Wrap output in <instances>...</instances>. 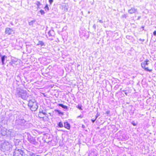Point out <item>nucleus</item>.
Returning a JSON list of instances; mask_svg holds the SVG:
<instances>
[{"label": "nucleus", "mask_w": 156, "mask_h": 156, "mask_svg": "<svg viewBox=\"0 0 156 156\" xmlns=\"http://www.w3.org/2000/svg\"><path fill=\"white\" fill-rule=\"evenodd\" d=\"M28 106L32 111H35L38 108L37 103L34 99L29 101Z\"/></svg>", "instance_id": "nucleus-3"}, {"label": "nucleus", "mask_w": 156, "mask_h": 156, "mask_svg": "<svg viewBox=\"0 0 156 156\" xmlns=\"http://www.w3.org/2000/svg\"><path fill=\"white\" fill-rule=\"evenodd\" d=\"M99 114H98V113H97L95 116V119H97V118L99 116Z\"/></svg>", "instance_id": "nucleus-30"}, {"label": "nucleus", "mask_w": 156, "mask_h": 156, "mask_svg": "<svg viewBox=\"0 0 156 156\" xmlns=\"http://www.w3.org/2000/svg\"><path fill=\"white\" fill-rule=\"evenodd\" d=\"M2 56L1 53L0 52V57H1Z\"/></svg>", "instance_id": "nucleus-42"}, {"label": "nucleus", "mask_w": 156, "mask_h": 156, "mask_svg": "<svg viewBox=\"0 0 156 156\" xmlns=\"http://www.w3.org/2000/svg\"><path fill=\"white\" fill-rule=\"evenodd\" d=\"M1 60L2 61V65H3L5 64V58H7V57L5 55H3L1 56Z\"/></svg>", "instance_id": "nucleus-15"}, {"label": "nucleus", "mask_w": 156, "mask_h": 156, "mask_svg": "<svg viewBox=\"0 0 156 156\" xmlns=\"http://www.w3.org/2000/svg\"><path fill=\"white\" fill-rule=\"evenodd\" d=\"M68 7L67 5L63 4L62 5V9L65 11H67L68 10Z\"/></svg>", "instance_id": "nucleus-11"}, {"label": "nucleus", "mask_w": 156, "mask_h": 156, "mask_svg": "<svg viewBox=\"0 0 156 156\" xmlns=\"http://www.w3.org/2000/svg\"><path fill=\"white\" fill-rule=\"evenodd\" d=\"M7 130L5 129H1L0 133L2 136H5L7 134Z\"/></svg>", "instance_id": "nucleus-12"}, {"label": "nucleus", "mask_w": 156, "mask_h": 156, "mask_svg": "<svg viewBox=\"0 0 156 156\" xmlns=\"http://www.w3.org/2000/svg\"><path fill=\"white\" fill-rule=\"evenodd\" d=\"M36 21L35 20L31 21L30 22H29V24L30 26H33V24L36 22Z\"/></svg>", "instance_id": "nucleus-19"}, {"label": "nucleus", "mask_w": 156, "mask_h": 156, "mask_svg": "<svg viewBox=\"0 0 156 156\" xmlns=\"http://www.w3.org/2000/svg\"><path fill=\"white\" fill-rule=\"evenodd\" d=\"M110 112L109 111H107L106 112V113L107 115L109 114L110 113Z\"/></svg>", "instance_id": "nucleus-37"}, {"label": "nucleus", "mask_w": 156, "mask_h": 156, "mask_svg": "<svg viewBox=\"0 0 156 156\" xmlns=\"http://www.w3.org/2000/svg\"><path fill=\"white\" fill-rule=\"evenodd\" d=\"M27 140L28 141H29L30 143L32 144L35 145L36 143L35 139L34 137L31 136H28Z\"/></svg>", "instance_id": "nucleus-7"}, {"label": "nucleus", "mask_w": 156, "mask_h": 156, "mask_svg": "<svg viewBox=\"0 0 156 156\" xmlns=\"http://www.w3.org/2000/svg\"><path fill=\"white\" fill-rule=\"evenodd\" d=\"M57 125H58V127H59L60 128H62L63 127V123H62V122H59L58 123Z\"/></svg>", "instance_id": "nucleus-21"}, {"label": "nucleus", "mask_w": 156, "mask_h": 156, "mask_svg": "<svg viewBox=\"0 0 156 156\" xmlns=\"http://www.w3.org/2000/svg\"><path fill=\"white\" fill-rule=\"evenodd\" d=\"M37 6V7L39 8L41 5V4L39 1H37L35 3Z\"/></svg>", "instance_id": "nucleus-23"}, {"label": "nucleus", "mask_w": 156, "mask_h": 156, "mask_svg": "<svg viewBox=\"0 0 156 156\" xmlns=\"http://www.w3.org/2000/svg\"><path fill=\"white\" fill-rule=\"evenodd\" d=\"M15 95L16 97L21 98L23 100H27L28 97L27 91L18 88L15 92Z\"/></svg>", "instance_id": "nucleus-2"}, {"label": "nucleus", "mask_w": 156, "mask_h": 156, "mask_svg": "<svg viewBox=\"0 0 156 156\" xmlns=\"http://www.w3.org/2000/svg\"><path fill=\"white\" fill-rule=\"evenodd\" d=\"M96 120V119H91V121H92V122L94 123L95 121V120Z\"/></svg>", "instance_id": "nucleus-32"}, {"label": "nucleus", "mask_w": 156, "mask_h": 156, "mask_svg": "<svg viewBox=\"0 0 156 156\" xmlns=\"http://www.w3.org/2000/svg\"><path fill=\"white\" fill-rule=\"evenodd\" d=\"M13 32V30L9 28H7L5 29V33L6 34L8 35H10L12 34V32Z\"/></svg>", "instance_id": "nucleus-10"}, {"label": "nucleus", "mask_w": 156, "mask_h": 156, "mask_svg": "<svg viewBox=\"0 0 156 156\" xmlns=\"http://www.w3.org/2000/svg\"><path fill=\"white\" fill-rule=\"evenodd\" d=\"M17 78L18 79V80H20V77L19 76H17Z\"/></svg>", "instance_id": "nucleus-39"}, {"label": "nucleus", "mask_w": 156, "mask_h": 156, "mask_svg": "<svg viewBox=\"0 0 156 156\" xmlns=\"http://www.w3.org/2000/svg\"><path fill=\"white\" fill-rule=\"evenodd\" d=\"M15 119L14 121L15 125L19 128L25 125L26 121L24 119L23 117L20 115H16L15 116Z\"/></svg>", "instance_id": "nucleus-1"}, {"label": "nucleus", "mask_w": 156, "mask_h": 156, "mask_svg": "<svg viewBox=\"0 0 156 156\" xmlns=\"http://www.w3.org/2000/svg\"><path fill=\"white\" fill-rule=\"evenodd\" d=\"M144 27L143 26H142L141 27V28L143 30H144Z\"/></svg>", "instance_id": "nucleus-40"}, {"label": "nucleus", "mask_w": 156, "mask_h": 156, "mask_svg": "<svg viewBox=\"0 0 156 156\" xmlns=\"http://www.w3.org/2000/svg\"><path fill=\"white\" fill-rule=\"evenodd\" d=\"M149 62V61L147 59L141 63V66L144 69L145 71L147 72H151L152 71V69H149L148 67H146V66L148 65L149 64L148 62Z\"/></svg>", "instance_id": "nucleus-6"}, {"label": "nucleus", "mask_w": 156, "mask_h": 156, "mask_svg": "<svg viewBox=\"0 0 156 156\" xmlns=\"http://www.w3.org/2000/svg\"><path fill=\"white\" fill-rule=\"evenodd\" d=\"M139 40L141 41H142V42H143L144 41V39H141V38H140L139 39Z\"/></svg>", "instance_id": "nucleus-33"}, {"label": "nucleus", "mask_w": 156, "mask_h": 156, "mask_svg": "<svg viewBox=\"0 0 156 156\" xmlns=\"http://www.w3.org/2000/svg\"><path fill=\"white\" fill-rule=\"evenodd\" d=\"M93 27L94 29H96V25L95 24L93 25Z\"/></svg>", "instance_id": "nucleus-36"}, {"label": "nucleus", "mask_w": 156, "mask_h": 156, "mask_svg": "<svg viewBox=\"0 0 156 156\" xmlns=\"http://www.w3.org/2000/svg\"><path fill=\"white\" fill-rule=\"evenodd\" d=\"M131 123L133 126H136L137 124V122H135L134 121H132V122H131Z\"/></svg>", "instance_id": "nucleus-26"}, {"label": "nucleus", "mask_w": 156, "mask_h": 156, "mask_svg": "<svg viewBox=\"0 0 156 156\" xmlns=\"http://www.w3.org/2000/svg\"><path fill=\"white\" fill-rule=\"evenodd\" d=\"M11 24L12 25H13V23H11Z\"/></svg>", "instance_id": "nucleus-43"}, {"label": "nucleus", "mask_w": 156, "mask_h": 156, "mask_svg": "<svg viewBox=\"0 0 156 156\" xmlns=\"http://www.w3.org/2000/svg\"><path fill=\"white\" fill-rule=\"evenodd\" d=\"M41 45V46H45V44L42 41H39L38 42V43L37 44V45Z\"/></svg>", "instance_id": "nucleus-20"}, {"label": "nucleus", "mask_w": 156, "mask_h": 156, "mask_svg": "<svg viewBox=\"0 0 156 156\" xmlns=\"http://www.w3.org/2000/svg\"><path fill=\"white\" fill-rule=\"evenodd\" d=\"M98 22H100V23H102L103 22L102 21V20H98Z\"/></svg>", "instance_id": "nucleus-31"}, {"label": "nucleus", "mask_w": 156, "mask_h": 156, "mask_svg": "<svg viewBox=\"0 0 156 156\" xmlns=\"http://www.w3.org/2000/svg\"><path fill=\"white\" fill-rule=\"evenodd\" d=\"M48 34L49 37L54 36L55 34V32L53 30H49L48 33Z\"/></svg>", "instance_id": "nucleus-13"}, {"label": "nucleus", "mask_w": 156, "mask_h": 156, "mask_svg": "<svg viewBox=\"0 0 156 156\" xmlns=\"http://www.w3.org/2000/svg\"><path fill=\"white\" fill-rule=\"evenodd\" d=\"M40 12L41 15H44L45 13L44 11L42 9L41 10Z\"/></svg>", "instance_id": "nucleus-28"}, {"label": "nucleus", "mask_w": 156, "mask_h": 156, "mask_svg": "<svg viewBox=\"0 0 156 156\" xmlns=\"http://www.w3.org/2000/svg\"><path fill=\"white\" fill-rule=\"evenodd\" d=\"M82 127L83 129H85L86 128L85 126L83 125H82Z\"/></svg>", "instance_id": "nucleus-38"}, {"label": "nucleus", "mask_w": 156, "mask_h": 156, "mask_svg": "<svg viewBox=\"0 0 156 156\" xmlns=\"http://www.w3.org/2000/svg\"><path fill=\"white\" fill-rule=\"evenodd\" d=\"M153 35H154V36H156V31H154V32H153Z\"/></svg>", "instance_id": "nucleus-35"}, {"label": "nucleus", "mask_w": 156, "mask_h": 156, "mask_svg": "<svg viewBox=\"0 0 156 156\" xmlns=\"http://www.w3.org/2000/svg\"><path fill=\"white\" fill-rule=\"evenodd\" d=\"M58 105L59 106L61 107L65 110L68 109V107L66 105H65L62 104H58Z\"/></svg>", "instance_id": "nucleus-16"}, {"label": "nucleus", "mask_w": 156, "mask_h": 156, "mask_svg": "<svg viewBox=\"0 0 156 156\" xmlns=\"http://www.w3.org/2000/svg\"><path fill=\"white\" fill-rule=\"evenodd\" d=\"M17 59L16 58H12L11 61L9 62V65L12 66H14V65H17Z\"/></svg>", "instance_id": "nucleus-8"}, {"label": "nucleus", "mask_w": 156, "mask_h": 156, "mask_svg": "<svg viewBox=\"0 0 156 156\" xmlns=\"http://www.w3.org/2000/svg\"><path fill=\"white\" fill-rule=\"evenodd\" d=\"M41 113H42L43 115H47V114L45 112H43L42 110H41V111H40L39 114V115L41 116Z\"/></svg>", "instance_id": "nucleus-22"}, {"label": "nucleus", "mask_w": 156, "mask_h": 156, "mask_svg": "<svg viewBox=\"0 0 156 156\" xmlns=\"http://www.w3.org/2000/svg\"><path fill=\"white\" fill-rule=\"evenodd\" d=\"M82 106L81 105H78L77 106V108L81 110H83V109L82 108Z\"/></svg>", "instance_id": "nucleus-25"}, {"label": "nucleus", "mask_w": 156, "mask_h": 156, "mask_svg": "<svg viewBox=\"0 0 156 156\" xmlns=\"http://www.w3.org/2000/svg\"><path fill=\"white\" fill-rule=\"evenodd\" d=\"M54 111L55 112H58V115L60 116H62L64 115L63 113L61 111H60V110H58L55 109Z\"/></svg>", "instance_id": "nucleus-17"}, {"label": "nucleus", "mask_w": 156, "mask_h": 156, "mask_svg": "<svg viewBox=\"0 0 156 156\" xmlns=\"http://www.w3.org/2000/svg\"><path fill=\"white\" fill-rule=\"evenodd\" d=\"M12 146L8 142H5L0 144V148L1 150L3 152L5 151H9L12 148Z\"/></svg>", "instance_id": "nucleus-4"}, {"label": "nucleus", "mask_w": 156, "mask_h": 156, "mask_svg": "<svg viewBox=\"0 0 156 156\" xmlns=\"http://www.w3.org/2000/svg\"><path fill=\"white\" fill-rule=\"evenodd\" d=\"M126 38L127 39L129 40H132V39L133 37L131 36L127 35L126 36Z\"/></svg>", "instance_id": "nucleus-24"}, {"label": "nucleus", "mask_w": 156, "mask_h": 156, "mask_svg": "<svg viewBox=\"0 0 156 156\" xmlns=\"http://www.w3.org/2000/svg\"><path fill=\"white\" fill-rule=\"evenodd\" d=\"M25 154L23 150L16 148L13 153V156H24Z\"/></svg>", "instance_id": "nucleus-5"}, {"label": "nucleus", "mask_w": 156, "mask_h": 156, "mask_svg": "<svg viewBox=\"0 0 156 156\" xmlns=\"http://www.w3.org/2000/svg\"><path fill=\"white\" fill-rule=\"evenodd\" d=\"M88 156H97V153L95 151H91L89 154Z\"/></svg>", "instance_id": "nucleus-18"}, {"label": "nucleus", "mask_w": 156, "mask_h": 156, "mask_svg": "<svg viewBox=\"0 0 156 156\" xmlns=\"http://www.w3.org/2000/svg\"><path fill=\"white\" fill-rule=\"evenodd\" d=\"M44 9L46 11H48L49 10V7H48V5H45V6L44 7Z\"/></svg>", "instance_id": "nucleus-27"}, {"label": "nucleus", "mask_w": 156, "mask_h": 156, "mask_svg": "<svg viewBox=\"0 0 156 156\" xmlns=\"http://www.w3.org/2000/svg\"><path fill=\"white\" fill-rule=\"evenodd\" d=\"M53 2V0H49V2L50 5H51Z\"/></svg>", "instance_id": "nucleus-29"}, {"label": "nucleus", "mask_w": 156, "mask_h": 156, "mask_svg": "<svg viewBox=\"0 0 156 156\" xmlns=\"http://www.w3.org/2000/svg\"><path fill=\"white\" fill-rule=\"evenodd\" d=\"M64 126L68 129H69L70 127V124L67 122H64Z\"/></svg>", "instance_id": "nucleus-14"}, {"label": "nucleus", "mask_w": 156, "mask_h": 156, "mask_svg": "<svg viewBox=\"0 0 156 156\" xmlns=\"http://www.w3.org/2000/svg\"><path fill=\"white\" fill-rule=\"evenodd\" d=\"M137 12V9L134 7L130 9L128 11V12L130 14H132L134 13H135Z\"/></svg>", "instance_id": "nucleus-9"}, {"label": "nucleus", "mask_w": 156, "mask_h": 156, "mask_svg": "<svg viewBox=\"0 0 156 156\" xmlns=\"http://www.w3.org/2000/svg\"><path fill=\"white\" fill-rule=\"evenodd\" d=\"M78 118H79V117H80V118H82L83 117H82V116H81V115H80V116H78Z\"/></svg>", "instance_id": "nucleus-41"}, {"label": "nucleus", "mask_w": 156, "mask_h": 156, "mask_svg": "<svg viewBox=\"0 0 156 156\" xmlns=\"http://www.w3.org/2000/svg\"><path fill=\"white\" fill-rule=\"evenodd\" d=\"M122 16L123 17H124V18H126V17H127V16H126V15L125 14H124L123 15H122Z\"/></svg>", "instance_id": "nucleus-34"}]
</instances>
